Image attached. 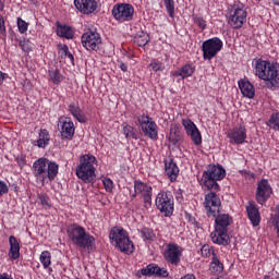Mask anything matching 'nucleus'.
Here are the masks:
<instances>
[{
	"instance_id": "nucleus-1",
	"label": "nucleus",
	"mask_w": 279,
	"mask_h": 279,
	"mask_svg": "<svg viewBox=\"0 0 279 279\" xmlns=\"http://www.w3.org/2000/svg\"><path fill=\"white\" fill-rule=\"evenodd\" d=\"M255 75L266 83L267 88L279 86V63L258 60L255 64Z\"/></svg>"
},
{
	"instance_id": "nucleus-2",
	"label": "nucleus",
	"mask_w": 279,
	"mask_h": 279,
	"mask_svg": "<svg viewBox=\"0 0 279 279\" xmlns=\"http://www.w3.org/2000/svg\"><path fill=\"white\" fill-rule=\"evenodd\" d=\"M68 236L72 241L73 245L81 247L82 250H90L95 244V238L90 233L86 232L84 227L73 223L68 227Z\"/></svg>"
},
{
	"instance_id": "nucleus-3",
	"label": "nucleus",
	"mask_w": 279,
	"mask_h": 279,
	"mask_svg": "<svg viewBox=\"0 0 279 279\" xmlns=\"http://www.w3.org/2000/svg\"><path fill=\"white\" fill-rule=\"evenodd\" d=\"M58 169V163L49 161L47 158H39L33 163V174L39 182H45L47 179L50 182L56 180Z\"/></svg>"
},
{
	"instance_id": "nucleus-4",
	"label": "nucleus",
	"mask_w": 279,
	"mask_h": 279,
	"mask_svg": "<svg viewBox=\"0 0 279 279\" xmlns=\"http://www.w3.org/2000/svg\"><path fill=\"white\" fill-rule=\"evenodd\" d=\"M226 178V169L220 165H209L207 169L203 172L201 180L202 186L207 191H219V181Z\"/></svg>"
},
{
	"instance_id": "nucleus-5",
	"label": "nucleus",
	"mask_w": 279,
	"mask_h": 279,
	"mask_svg": "<svg viewBox=\"0 0 279 279\" xmlns=\"http://www.w3.org/2000/svg\"><path fill=\"white\" fill-rule=\"evenodd\" d=\"M97 158L93 155H83L80 159V165L76 168V175L85 184H90L95 181V163Z\"/></svg>"
},
{
	"instance_id": "nucleus-6",
	"label": "nucleus",
	"mask_w": 279,
	"mask_h": 279,
	"mask_svg": "<svg viewBox=\"0 0 279 279\" xmlns=\"http://www.w3.org/2000/svg\"><path fill=\"white\" fill-rule=\"evenodd\" d=\"M110 241L116 244V247L123 252V254L134 253V243L130 240L128 231L123 228L114 227L109 234Z\"/></svg>"
},
{
	"instance_id": "nucleus-7",
	"label": "nucleus",
	"mask_w": 279,
	"mask_h": 279,
	"mask_svg": "<svg viewBox=\"0 0 279 279\" xmlns=\"http://www.w3.org/2000/svg\"><path fill=\"white\" fill-rule=\"evenodd\" d=\"M223 48V41L218 37L207 39L202 45L204 60H213L217 56L220 49Z\"/></svg>"
},
{
	"instance_id": "nucleus-8",
	"label": "nucleus",
	"mask_w": 279,
	"mask_h": 279,
	"mask_svg": "<svg viewBox=\"0 0 279 279\" xmlns=\"http://www.w3.org/2000/svg\"><path fill=\"white\" fill-rule=\"evenodd\" d=\"M111 13L116 21H119V23H125L134 19V7L128 3L116 4Z\"/></svg>"
},
{
	"instance_id": "nucleus-9",
	"label": "nucleus",
	"mask_w": 279,
	"mask_h": 279,
	"mask_svg": "<svg viewBox=\"0 0 279 279\" xmlns=\"http://www.w3.org/2000/svg\"><path fill=\"white\" fill-rule=\"evenodd\" d=\"M205 209L208 217H217L221 210V198L215 192L205 195Z\"/></svg>"
},
{
	"instance_id": "nucleus-10",
	"label": "nucleus",
	"mask_w": 279,
	"mask_h": 279,
	"mask_svg": "<svg viewBox=\"0 0 279 279\" xmlns=\"http://www.w3.org/2000/svg\"><path fill=\"white\" fill-rule=\"evenodd\" d=\"M81 41L87 51H99L101 49V36L97 32L89 31L83 34Z\"/></svg>"
},
{
	"instance_id": "nucleus-11",
	"label": "nucleus",
	"mask_w": 279,
	"mask_h": 279,
	"mask_svg": "<svg viewBox=\"0 0 279 279\" xmlns=\"http://www.w3.org/2000/svg\"><path fill=\"white\" fill-rule=\"evenodd\" d=\"M156 206L160 213L165 214V217L173 215V199L169 194L160 192L156 197Z\"/></svg>"
},
{
	"instance_id": "nucleus-12",
	"label": "nucleus",
	"mask_w": 279,
	"mask_h": 279,
	"mask_svg": "<svg viewBox=\"0 0 279 279\" xmlns=\"http://www.w3.org/2000/svg\"><path fill=\"white\" fill-rule=\"evenodd\" d=\"M245 21H247V11H245L243 8L238 7L231 11L229 16V25L233 29H241Z\"/></svg>"
},
{
	"instance_id": "nucleus-13",
	"label": "nucleus",
	"mask_w": 279,
	"mask_h": 279,
	"mask_svg": "<svg viewBox=\"0 0 279 279\" xmlns=\"http://www.w3.org/2000/svg\"><path fill=\"white\" fill-rule=\"evenodd\" d=\"M271 193H274V190H271V185H269V181L267 179H262L257 183V190H256V201L258 204L263 206L271 197Z\"/></svg>"
},
{
	"instance_id": "nucleus-14",
	"label": "nucleus",
	"mask_w": 279,
	"mask_h": 279,
	"mask_svg": "<svg viewBox=\"0 0 279 279\" xmlns=\"http://www.w3.org/2000/svg\"><path fill=\"white\" fill-rule=\"evenodd\" d=\"M134 191L135 195H141L143 197L145 208H151V186L147 183L135 181Z\"/></svg>"
},
{
	"instance_id": "nucleus-15",
	"label": "nucleus",
	"mask_w": 279,
	"mask_h": 279,
	"mask_svg": "<svg viewBox=\"0 0 279 279\" xmlns=\"http://www.w3.org/2000/svg\"><path fill=\"white\" fill-rule=\"evenodd\" d=\"M182 256V248L178 244H168L163 253V258L170 265H180V257Z\"/></svg>"
},
{
	"instance_id": "nucleus-16",
	"label": "nucleus",
	"mask_w": 279,
	"mask_h": 279,
	"mask_svg": "<svg viewBox=\"0 0 279 279\" xmlns=\"http://www.w3.org/2000/svg\"><path fill=\"white\" fill-rule=\"evenodd\" d=\"M182 125L187 134L191 137L194 145H199L202 143V133L195 125L193 121L190 119L182 120Z\"/></svg>"
},
{
	"instance_id": "nucleus-17",
	"label": "nucleus",
	"mask_w": 279,
	"mask_h": 279,
	"mask_svg": "<svg viewBox=\"0 0 279 279\" xmlns=\"http://www.w3.org/2000/svg\"><path fill=\"white\" fill-rule=\"evenodd\" d=\"M228 138H230V143H235V145H243L245 140L247 138V131L245 126H235L233 130L228 132Z\"/></svg>"
},
{
	"instance_id": "nucleus-18",
	"label": "nucleus",
	"mask_w": 279,
	"mask_h": 279,
	"mask_svg": "<svg viewBox=\"0 0 279 279\" xmlns=\"http://www.w3.org/2000/svg\"><path fill=\"white\" fill-rule=\"evenodd\" d=\"M74 5L81 14H93L97 10V1L95 0H74Z\"/></svg>"
},
{
	"instance_id": "nucleus-19",
	"label": "nucleus",
	"mask_w": 279,
	"mask_h": 279,
	"mask_svg": "<svg viewBox=\"0 0 279 279\" xmlns=\"http://www.w3.org/2000/svg\"><path fill=\"white\" fill-rule=\"evenodd\" d=\"M142 276H156L157 278H167L169 271L165 268H160L156 264H149L147 267L141 270Z\"/></svg>"
},
{
	"instance_id": "nucleus-20",
	"label": "nucleus",
	"mask_w": 279,
	"mask_h": 279,
	"mask_svg": "<svg viewBox=\"0 0 279 279\" xmlns=\"http://www.w3.org/2000/svg\"><path fill=\"white\" fill-rule=\"evenodd\" d=\"M246 213L254 228L260 226V211L258 210V207H256V203L248 202L246 205Z\"/></svg>"
},
{
	"instance_id": "nucleus-21",
	"label": "nucleus",
	"mask_w": 279,
	"mask_h": 279,
	"mask_svg": "<svg viewBox=\"0 0 279 279\" xmlns=\"http://www.w3.org/2000/svg\"><path fill=\"white\" fill-rule=\"evenodd\" d=\"M61 136L62 138H66L68 141H71L73 136H75V124L73 121H71V118H64L61 121Z\"/></svg>"
},
{
	"instance_id": "nucleus-22",
	"label": "nucleus",
	"mask_w": 279,
	"mask_h": 279,
	"mask_svg": "<svg viewBox=\"0 0 279 279\" xmlns=\"http://www.w3.org/2000/svg\"><path fill=\"white\" fill-rule=\"evenodd\" d=\"M210 239L213 243H216V245L230 244V236L228 235V230L215 229V231L210 233Z\"/></svg>"
},
{
	"instance_id": "nucleus-23",
	"label": "nucleus",
	"mask_w": 279,
	"mask_h": 279,
	"mask_svg": "<svg viewBox=\"0 0 279 279\" xmlns=\"http://www.w3.org/2000/svg\"><path fill=\"white\" fill-rule=\"evenodd\" d=\"M239 88L243 95V97H247V99H254L256 96V90L254 89V85L250 83V81L243 78L238 82Z\"/></svg>"
},
{
	"instance_id": "nucleus-24",
	"label": "nucleus",
	"mask_w": 279,
	"mask_h": 279,
	"mask_svg": "<svg viewBox=\"0 0 279 279\" xmlns=\"http://www.w3.org/2000/svg\"><path fill=\"white\" fill-rule=\"evenodd\" d=\"M9 243L10 250L8 256L11 260H17V258H21V244L14 235H10Z\"/></svg>"
},
{
	"instance_id": "nucleus-25",
	"label": "nucleus",
	"mask_w": 279,
	"mask_h": 279,
	"mask_svg": "<svg viewBox=\"0 0 279 279\" xmlns=\"http://www.w3.org/2000/svg\"><path fill=\"white\" fill-rule=\"evenodd\" d=\"M165 169H166V174L168 175L170 182H175L180 173V168H178V163H175L173 159L166 160Z\"/></svg>"
},
{
	"instance_id": "nucleus-26",
	"label": "nucleus",
	"mask_w": 279,
	"mask_h": 279,
	"mask_svg": "<svg viewBox=\"0 0 279 279\" xmlns=\"http://www.w3.org/2000/svg\"><path fill=\"white\" fill-rule=\"evenodd\" d=\"M215 219V230H228V226L232 223V218L228 214H221V210L218 213V215Z\"/></svg>"
},
{
	"instance_id": "nucleus-27",
	"label": "nucleus",
	"mask_w": 279,
	"mask_h": 279,
	"mask_svg": "<svg viewBox=\"0 0 279 279\" xmlns=\"http://www.w3.org/2000/svg\"><path fill=\"white\" fill-rule=\"evenodd\" d=\"M57 36H60V38H66L68 40H71L74 36L73 28L69 25H61L60 23H58Z\"/></svg>"
},
{
	"instance_id": "nucleus-28",
	"label": "nucleus",
	"mask_w": 279,
	"mask_h": 279,
	"mask_svg": "<svg viewBox=\"0 0 279 279\" xmlns=\"http://www.w3.org/2000/svg\"><path fill=\"white\" fill-rule=\"evenodd\" d=\"M142 132H144L145 136L148 138H158V125H156V122L154 121L142 126Z\"/></svg>"
},
{
	"instance_id": "nucleus-29",
	"label": "nucleus",
	"mask_w": 279,
	"mask_h": 279,
	"mask_svg": "<svg viewBox=\"0 0 279 279\" xmlns=\"http://www.w3.org/2000/svg\"><path fill=\"white\" fill-rule=\"evenodd\" d=\"M195 73V66L191 64H185L181 69H179L177 72H174L175 77H182V80H185V77H191Z\"/></svg>"
},
{
	"instance_id": "nucleus-30",
	"label": "nucleus",
	"mask_w": 279,
	"mask_h": 279,
	"mask_svg": "<svg viewBox=\"0 0 279 279\" xmlns=\"http://www.w3.org/2000/svg\"><path fill=\"white\" fill-rule=\"evenodd\" d=\"M213 256L214 257L210 263L209 269L213 274H221V271H223V264L221 263V260H219L215 253H213Z\"/></svg>"
},
{
	"instance_id": "nucleus-31",
	"label": "nucleus",
	"mask_w": 279,
	"mask_h": 279,
	"mask_svg": "<svg viewBox=\"0 0 279 279\" xmlns=\"http://www.w3.org/2000/svg\"><path fill=\"white\" fill-rule=\"evenodd\" d=\"M49 131L47 130H41L39 132V138L37 141V147H40L44 149V147H47V145H49Z\"/></svg>"
},
{
	"instance_id": "nucleus-32",
	"label": "nucleus",
	"mask_w": 279,
	"mask_h": 279,
	"mask_svg": "<svg viewBox=\"0 0 279 279\" xmlns=\"http://www.w3.org/2000/svg\"><path fill=\"white\" fill-rule=\"evenodd\" d=\"M135 45L138 47H145L149 43V35L145 32H140L134 38Z\"/></svg>"
},
{
	"instance_id": "nucleus-33",
	"label": "nucleus",
	"mask_w": 279,
	"mask_h": 279,
	"mask_svg": "<svg viewBox=\"0 0 279 279\" xmlns=\"http://www.w3.org/2000/svg\"><path fill=\"white\" fill-rule=\"evenodd\" d=\"M122 126L125 138H138V133L136 132V129H134L132 125L123 123Z\"/></svg>"
},
{
	"instance_id": "nucleus-34",
	"label": "nucleus",
	"mask_w": 279,
	"mask_h": 279,
	"mask_svg": "<svg viewBox=\"0 0 279 279\" xmlns=\"http://www.w3.org/2000/svg\"><path fill=\"white\" fill-rule=\"evenodd\" d=\"M268 128L275 130V132H279V112L272 113L267 121Z\"/></svg>"
},
{
	"instance_id": "nucleus-35",
	"label": "nucleus",
	"mask_w": 279,
	"mask_h": 279,
	"mask_svg": "<svg viewBox=\"0 0 279 279\" xmlns=\"http://www.w3.org/2000/svg\"><path fill=\"white\" fill-rule=\"evenodd\" d=\"M163 3L166 5V10H167L170 19H173V16H175V1H173V0H163Z\"/></svg>"
},
{
	"instance_id": "nucleus-36",
	"label": "nucleus",
	"mask_w": 279,
	"mask_h": 279,
	"mask_svg": "<svg viewBox=\"0 0 279 279\" xmlns=\"http://www.w3.org/2000/svg\"><path fill=\"white\" fill-rule=\"evenodd\" d=\"M39 258H40V263L45 269H47V267H49V265H51V253H49V251H44L40 254Z\"/></svg>"
},
{
	"instance_id": "nucleus-37",
	"label": "nucleus",
	"mask_w": 279,
	"mask_h": 279,
	"mask_svg": "<svg viewBox=\"0 0 279 279\" xmlns=\"http://www.w3.org/2000/svg\"><path fill=\"white\" fill-rule=\"evenodd\" d=\"M141 234L146 241H154V239H156V233H154V230L147 227H144L141 230Z\"/></svg>"
},
{
	"instance_id": "nucleus-38",
	"label": "nucleus",
	"mask_w": 279,
	"mask_h": 279,
	"mask_svg": "<svg viewBox=\"0 0 279 279\" xmlns=\"http://www.w3.org/2000/svg\"><path fill=\"white\" fill-rule=\"evenodd\" d=\"M19 46L21 47L22 51H25L26 53H29V51H32L29 39H26V38L20 39Z\"/></svg>"
},
{
	"instance_id": "nucleus-39",
	"label": "nucleus",
	"mask_w": 279,
	"mask_h": 279,
	"mask_svg": "<svg viewBox=\"0 0 279 279\" xmlns=\"http://www.w3.org/2000/svg\"><path fill=\"white\" fill-rule=\"evenodd\" d=\"M17 27L21 34H25V32H27V27H29V24L25 22V20L17 17Z\"/></svg>"
},
{
	"instance_id": "nucleus-40",
	"label": "nucleus",
	"mask_w": 279,
	"mask_h": 279,
	"mask_svg": "<svg viewBox=\"0 0 279 279\" xmlns=\"http://www.w3.org/2000/svg\"><path fill=\"white\" fill-rule=\"evenodd\" d=\"M169 141L172 143V145H178V141H180V134L178 133V130L173 129L170 130Z\"/></svg>"
},
{
	"instance_id": "nucleus-41",
	"label": "nucleus",
	"mask_w": 279,
	"mask_h": 279,
	"mask_svg": "<svg viewBox=\"0 0 279 279\" xmlns=\"http://www.w3.org/2000/svg\"><path fill=\"white\" fill-rule=\"evenodd\" d=\"M49 77L53 84H60V71L58 70H52L49 71Z\"/></svg>"
},
{
	"instance_id": "nucleus-42",
	"label": "nucleus",
	"mask_w": 279,
	"mask_h": 279,
	"mask_svg": "<svg viewBox=\"0 0 279 279\" xmlns=\"http://www.w3.org/2000/svg\"><path fill=\"white\" fill-rule=\"evenodd\" d=\"M151 122H153V120L148 116L143 114L138 118V123L141 125V128H143Z\"/></svg>"
},
{
	"instance_id": "nucleus-43",
	"label": "nucleus",
	"mask_w": 279,
	"mask_h": 279,
	"mask_svg": "<svg viewBox=\"0 0 279 279\" xmlns=\"http://www.w3.org/2000/svg\"><path fill=\"white\" fill-rule=\"evenodd\" d=\"M69 111L73 117H77V114L82 111L80 107L75 106V104H70L69 105Z\"/></svg>"
},
{
	"instance_id": "nucleus-44",
	"label": "nucleus",
	"mask_w": 279,
	"mask_h": 279,
	"mask_svg": "<svg viewBox=\"0 0 279 279\" xmlns=\"http://www.w3.org/2000/svg\"><path fill=\"white\" fill-rule=\"evenodd\" d=\"M102 184H104L106 191H108L109 193L112 191V189H113V186H114V183H113L112 180H110V179H105V180L102 181Z\"/></svg>"
},
{
	"instance_id": "nucleus-45",
	"label": "nucleus",
	"mask_w": 279,
	"mask_h": 279,
	"mask_svg": "<svg viewBox=\"0 0 279 279\" xmlns=\"http://www.w3.org/2000/svg\"><path fill=\"white\" fill-rule=\"evenodd\" d=\"M194 23L201 28L204 29L206 27V20L202 17L194 16Z\"/></svg>"
},
{
	"instance_id": "nucleus-46",
	"label": "nucleus",
	"mask_w": 279,
	"mask_h": 279,
	"mask_svg": "<svg viewBox=\"0 0 279 279\" xmlns=\"http://www.w3.org/2000/svg\"><path fill=\"white\" fill-rule=\"evenodd\" d=\"M10 191V187L8 186V184L3 181H0V197L2 195H7V193Z\"/></svg>"
},
{
	"instance_id": "nucleus-47",
	"label": "nucleus",
	"mask_w": 279,
	"mask_h": 279,
	"mask_svg": "<svg viewBox=\"0 0 279 279\" xmlns=\"http://www.w3.org/2000/svg\"><path fill=\"white\" fill-rule=\"evenodd\" d=\"M39 202L43 206H49V197L46 194H39Z\"/></svg>"
},
{
	"instance_id": "nucleus-48",
	"label": "nucleus",
	"mask_w": 279,
	"mask_h": 279,
	"mask_svg": "<svg viewBox=\"0 0 279 279\" xmlns=\"http://www.w3.org/2000/svg\"><path fill=\"white\" fill-rule=\"evenodd\" d=\"M74 119L78 121V123H86V116H84V112L81 111L78 114L74 116Z\"/></svg>"
},
{
	"instance_id": "nucleus-49",
	"label": "nucleus",
	"mask_w": 279,
	"mask_h": 279,
	"mask_svg": "<svg viewBox=\"0 0 279 279\" xmlns=\"http://www.w3.org/2000/svg\"><path fill=\"white\" fill-rule=\"evenodd\" d=\"M150 68L153 71L158 72L162 68V63L154 61L150 63Z\"/></svg>"
},
{
	"instance_id": "nucleus-50",
	"label": "nucleus",
	"mask_w": 279,
	"mask_h": 279,
	"mask_svg": "<svg viewBox=\"0 0 279 279\" xmlns=\"http://www.w3.org/2000/svg\"><path fill=\"white\" fill-rule=\"evenodd\" d=\"M201 253L203 254V256H210V246L209 245H204L201 248Z\"/></svg>"
},
{
	"instance_id": "nucleus-51",
	"label": "nucleus",
	"mask_w": 279,
	"mask_h": 279,
	"mask_svg": "<svg viewBox=\"0 0 279 279\" xmlns=\"http://www.w3.org/2000/svg\"><path fill=\"white\" fill-rule=\"evenodd\" d=\"M3 32H5V21L0 15V33L3 34Z\"/></svg>"
},
{
	"instance_id": "nucleus-52",
	"label": "nucleus",
	"mask_w": 279,
	"mask_h": 279,
	"mask_svg": "<svg viewBox=\"0 0 279 279\" xmlns=\"http://www.w3.org/2000/svg\"><path fill=\"white\" fill-rule=\"evenodd\" d=\"M60 51L62 52V56H66L69 53V46H61Z\"/></svg>"
},
{
	"instance_id": "nucleus-53",
	"label": "nucleus",
	"mask_w": 279,
	"mask_h": 279,
	"mask_svg": "<svg viewBox=\"0 0 279 279\" xmlns=\"http://www.w3.org/2000/svg\"><path fill=\"white\" fill-rule=\"evenodd\" d=\"M19 167H25V157H17Z\"/></svg>"
},
{
	"instance_id": "nucleus-54",
	"label": "nucleus",
	"mask_w": 279,
	"mask_h": 279,
	"mask_svg": "<svg viewBox=\"0 0 279 279\" xmlns=\"http://www.w3.org/2000/svg\"><path fill=\"white\" fill-rule=\"evenodd\" d=\"M120 69H121V71H123L125 73L128 71V64L120 63Z\"/></svg>"
},
{
	"instance_id": "nucleus-55",
	"label": "nucleus",
	"mask_w": 279,
	"mask_h": 279,
	"mask_svg": "<svg viewBox=\"0 0 279 279\" xmlns=\"http://www.w3.org/2000/svg\"><path fill=\"white\" fill-rule=\"evenodd\" d=\"M64 57L69 58V60H71V62H73V60H75V58L73 57V54L71 52H68Z\"/></svg>"
},
{
	"instance_id": "nucleus-56",
	"label": "nucleus",
	"mask_w": 279,
	"mask_h": 279,
	"mask_svg": "<svg viewBox=\"0 0 279 279\" xmlns=\"http://www.w3.org/2000/svg\"><path fill=\"white\" fill-rule=\"evenodd\" d=\"M3 80H5L4 74L0 71V86L3 84Z\"/></svg>"
},
{
	"instance_id": "nucleus-57",
	"label": "nucleus",
	"mask_w": 279,
	"mask_h": 279,
	"mask_svg": "<svg viewBox=\"0 0 279 279\" xmlns=\"http://www.w3.org/2000/svg\"><path fill=\"white\" fill-rule=\"evenodd\" d=\"M181 279H195V277L193 275H185Z\"/></svg>"
},
{
	"instance_id": "nucleus-58",
	"label": "nucleus",
	"mask_w": 279,
	"mask_h": 279,
	"mask_svg": "<svg viewBox=\"0 0 279 279\" xmlns=\"http://www.w3.org/2000/svg\"><path fill=\"white\" fill-rule=\"evenodd\" d=\"M0 279H10V277L8 276V274H2L0 275Z\"/></svg>"
},
{
	"instance_id": "nucleus-59",
	"label": "nucleus",
	"mask_w": 279,
	"mask_h": 279,
	"mask_svg": "<svg viewBox=\"0 0 279 279\" xmlns=\"http://www.w3.org/2000/svg\"><path fill=\"white\" fill-rule=\"evenodd\" d=\"M4 4H3V0H0V10H3Z\"/></svg>"
},
{
	"instance_id": "nucleus-60",
	"label": "nucleus",
	"mask_w": 279,
	"mask_h": 279,
	"mask_svg": "<svg viewBox=\"0 0 279 279\" xmlns=\"http://www.w3.org/2000/svg\"><path fill=\"white\" fill-rule=\"evenodd\" d=\"M274 5H279V0H272Z\"/></svg>"
},
{
	"instance_id": "nucleus-61",
	"label": "nucleus",
	"mask_w": 279,
	"mask_h": 279,
	"mask_svg": "<svg viewBox=\"0 0 279 279\" xmlns=\"http://www.w3.org/2000/svg\"><path fill=\"white\" fill-rule=\"evenodd\" d=\"M277 213H278V216H276L275 219H279V205L277 206Z\"/></svg>"
},
{
	"instance_id": "nucleus-62",
	"label": "nucleus",
	"mask_w": 279,
	"mask_h": 279,
	"mask_svg": "<svg viewBox=\"0 0 279 279\" xmlns=\"http://www.w3.org/2000/svg\"><path fill=\"white\" fill-rule=\"evenodd\" d=\"M264 279H269V276H265Z\"/></svg>"
}]
</instances>
